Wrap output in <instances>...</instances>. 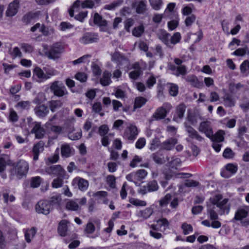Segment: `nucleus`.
I'll use <instances>...</instances> for the list:
<instances>
[{
  "label": "nucleus",
  "instance_id": "obj_1",
  "mask_svg": "<svg viewBox=\"0 0 249 249\" xmlns=\"http://www.w3.org/2000/svg\"><path fill=\"white\" fill-rule=\"evenodd\" d=\"M43 51L46 56L52 59H56L60 57L64 51V48L59 43H55L50 46L46 44L42 45Z\"/></svg>",
  "mask_w": 249,
  "mask_h": 249
},
{
  "label": "nucleus",
  "instance_id": "obj_2",
  "mask_svg": "<svg viewBox=\"0 0 249 249\" xmlns=\"http://www.w3.org/2000/svg\"><path fill=\"white\" fill-rule=\"evenodd\" d=\"M222 199V196L220 194L216 195L210 199L212 204L216 205L219 209L218 213L220 215L228 214L231 207L230 204L228 202V199L224 198L223 200Z\"/></svg>",
  "mask_w": 249,
  "mask_h": 249
},
{
  "label": "nucleus",
  "instance_id": "obj_3",
  "mask_svg": "<svg viewBox=\"0 0 249 249\" xmlns=\"http://www.w3.org/2000/svg\"><path fill=\"white\" fill-rule=\"evenodd\" d=\"M50 89L54 95L58 97L65 96L68 94L65 85L58 81L54 82L51 86Z\"/></svg>",
  "mask_w": 249,
  "mask_h": 249
},
{
  "label": "nucleus",
  "instance_id": "obj_4",
  "mask_svg": "<svg viewBox=\"0 0 249 249\" xmlns=\"http://www.w3.org/2000/svg\"><path fill=\"white\" fill-rule=\"evenodd\" d=\"M172 106L168 103H165L162 107H158L154 113L153 114L152 117L156 120H161L164 119L172 109Z\"/></svg>",
  "mask_w": 249,
  "mask_h": 249
},
{
  "label": "nucleus",
  "instance_id": "obj_5",
  "mask_svg": "<svg viewBox=\"0 0 249 249\" xmlns=\"http://www.w3.org/2000/svg\"><path fill=\"white\" fill-rule=\"evenodd\" d=\"M29 170V165L27 162L24 160H20L15 166V172L17 177L20 178L26 176Z\"/></svg>",
  "mask_w": 249,
  "mask_h": 249
},
{
  "label": "nucleus",
  "instance_id": "obj_6",
  "mask_svg": "<svg viewBox=\"0 0 249 249\" xmlns=\"http://www.w3.org/2000/svg\"><path fill=\"white\" fill-rule=\"evenodd\" d=\"M52 208L49 202L46 200L39 201L36 206V210L37 213L44 214H48Z\"/></svg>",
  "mask_w": 249,
  "mask_h": 249
},
{
  "label": "nucleus",
  "instance_id": "obj_7",
  "mask_svg": "<svg viewBox=\"0 0 249 249\" xmlns=\"http://www.w3.org/2000/svg\"><path fill=\"white\" fill-rule=\"evenodd\" d=\"M99 38L98 36L92 33H86L80 38V42L84 44L96 42Z\"/></svg>",
  "mask_w": 249,
  "mask_h": 249
},
{
  "label": "nucleus",
  "instance_id": "obj_8",
  "mask_svg": "<svg viewBox=\"0 0 249 249\" xmlns=\"http://www.w3.org/2000/svg\"><path fill=\"white\" fill-rule=\"evenodd\" d=\"M138 135V130L136 126L130 125L127 127L124 133V137L129 140H134Z\"/></svg>",
  "mask_w": 249,
  "mask_h": 249
},
{
  "label": "nucleus",
  "instance_id": "obj_9",
  "mask_svg": "<svg viewBox=\"0 0 249 249\" xmlns=\"http://www.w3.org/2000/svg\"><path fill=\"white\" fill-rule=\"evenodd\" d=\"M238 170V166L236 164L229 163L225 166V170L221 172V176L225 178L230 177L232 175L235 174Z\"/></svg>",
  "mask_w": 249,
  "mask_h": 249
},
{
  "label": "nucleus",
  "instance_id": "obj_10",
  "mask_svg": "<svg viewBox=\"0 0 249 249\" xmlns=\"http://www.w3.org/2000/svg\"><path fill=\"white\" fill-rule=\"evenodd\" d=\"M45 171L49 174L63 176L65 173V170L60 165H54L45 168Z\"/></svg>",
  "mask_w": 249,
  "mask_h": 249
},
{
  "label": "nucleus",
  "instance_id": "obj_11",
  "mask_svg": "<svg viewBox=\"0 0 249 249\" xmlns=\"http://www.w3.org/2000/svg\"><path fill=\"white\" fill-rule=\"evenodd\" d=\"M44 145L45 142L43 141H40L34 145L32 149L34 160L36 161L38 159L39 154L44 149Z\"/></svg>",
  "mask_w": 249,
  "mask_h": 249
},
{
  "label": "nucleus",
  "instance_id": "obj_12",
  "mask_svg": "<svg viewBox=\"0 0 249 249\" xmlns=\"http://www.w3.org/2000/svg\"><path fill=\"white\" fill-rule=\"evenodd\" d=\"M198 130L200 132L205 134L208 138L213 136V130L211 126V123L209 121H204L200 124Z\"/></svg>",
  "mask_w": 249,
  "mask_h": 249
},
{
  "label": "nucleus",
  "instance_id": "obj_13",
  "mask_svg": "<svg viewBox=\"0 0 249 249\" xmlns=\"http://www.w3.org/2000/svg\"><path fill=\"white\" fill-rule=\"evenodd\" d=\"M133 7L136 12L139 14H143L147 10L146 0H140L135 2L133 4Z\"/></svg>",
  "mask_w": 249,
  "mask_h": 249
},
{
  "label": "nucleus",
  "instance_id": "obj_14",
  "mask_svg": "<svg viewBox=\"0 0 249 249\" xmlns=\"http://www.w3.org/2000/svg\"><path fill=\"white\" fill-rule=\"evenodd\" d=\"M186 110V107L183 104H180L178 105L175 110L173 116V120L176 122H178L181 120L184 116Z\"/></svg>",
  "mask_w": 249,
  "mask_h": 249
},
{
  "label": "nucleus",
  "instance_id": "obj_15",
  "mask_svg": "<svg viewBox=\"0 0 249 249\" xmlns=\"http://www.w3.org/2000/svg\"><path fill=\"white\" fill-rule=\"evenodd\" d=\"M31 132L35 134L36 139H42L45 135V129L41 126L40 123L35 122Z\"/></svg>",
  "mask_w": 249,
  "mask_h": 249
},
{
  "label": "nucleus",
  "instance_id": "obj_16",
  "mask_svg": "<svg viewBox=\"0 0 249 249\" xmlns=\"http://www.w3.org/2000/svg\"><path fill=\"white\" fill-rule=\"evenodd\" d=\"M169 69L172 71V74L176 76H184L187 73L186 68L185 66H176L170 65Z\"/></svg>",
  "mask_w": 249,
  "mask_h": 249
},
{
  "label": "nucleus",
  "instance_id": "obj_17",
  "mask_svg": "<svg viewBox=\"0 0 249 249\" xmlns=\"http://www.w3.org/2000/svg\"><path fill=\"white\" fill-rule=\"evenodd\" d=\"M19 2L18 0H14L11 2L6 11V15L8 17L15 16L18 11Z\"/></svg>",
  "mask_w": 249,
  "mask_h": 249
},
{
  "label": "nucleus",
  "instance_id": "obj_18",
  "mask_svg": "<svg viewBox=\"0 0 249 249\" xmlns=\"http://www.w3.org/2000/svg\"><path fill=\"white\" fill-rule=\"evenodd\" d=\"M50 201L51 207H54L60 210H62L63 202L60 195H56L53 196L51 197Z\"/></svg>",
  "mask_w": 249,
  "mask_h": 249
},
{
  "label": "nucleus",
  "instance_id": "obj_19",
  "mask_svg": "<svg viewBox=\"0 0 249 249\" xmlns=\"http://www.w3.org/2000/svg\"><path fill=\"white\" fill-rule=\"evenodd\" d=\"M184 126L186 132L190 138L193 139H196L198 141H201L203 138L200 136L198 133L192 126L188 125L186 123H184Z\"/></svg>",
  "mask_w": 249,
  "mask_h": 249
},
{
  "label": "nucleus",
  "instance_id": "obj_20",
  "mask_svg": "<svg viewBox=\"0 0 249 249\" xmlns=\"http://www.w3.org/2000/svg\"><path fill=\"white\" fill-rule=\"evenodd\" d=\"M153 213V209L148 207L142 210H140L136 212V215L139 218H142V220H145L150 217Z\"/></svg>",
  "mask_w": 249,
  "mask_h": 249
},
{
  "label": "nucleus",
  "instance_id": "obj_21",
  "mask_svg": "<svg viewBox=\"0 0 249 249\" xmlns=\"http://www.w3.org/2000/svg\"><path fill=\"white\" fill-rule=\"evenodd\" d=\"M35 114L39 117H44L49 113L48 107L44 105L36 107L35 109Z\"/></svg>",
  "mask_w": 249,
  "mask_h": 249
},
{
  "label": "nucleus",
  "instance_id": "obj_22",
  "mask_svg": "<svg viewBox=\"0 0 249 249\" xmlns=\"http://www.w3.org/2000/svg\"><path fill=\"white\" fill-rule=\"evenodd\" d=\"M65 208L71 211H78L80 210V207L76 200L72 199L68 200L66 203Z\"/></svg>",
  "mask_w": 249,
  "mask_h": 249
},
{
  "label": "nucleus",
  "instance_id": "obj_23",
  "mask_svg": "<svg viewBox=\"0 0 249 249\" xmlns=\"http://www.w3.org/2000/svg\"><path fill=\"white\" fill-rule=\"evenodd\" d=\"M68 223L66 220H62L59 223L58 232L61 236H65L68 234Z\"/></svg>",
  "mask_w": 249,
  "mask_h": 249
},
{
  "label": "nucleus",
  "instance_id": "obj_24",
  "mask_svg": "<svg viewBox=\"0 0 249 249\" xmlns=\"http://www.w3.org/2000/svg\"><path fill=\"white\" fill-rule=\"evenodd\" d=\"M249 207H247L245 208H242L238 210L236 212L234 219L237 221H241L244 218H246L248 214V210Z\"/></svg>",
  "mask_w": 249,
  "mask_h": 249
},
{
  "label": "nucleus",
  "instance_id": "obj_25",
  "mask_svg": "<svg viewBox=\"0 0 249 249\" xmlns=\"http://www.w3.org/2000/svg\"><path fill=\"white\" fill-rule=\"evenodd\" d=\"M157 36L165 44L169 46L170 42L169 41L170 34L169 33L163 30H160L158 33Z\"/></svg>",
  "mask_w": 249,
  "mask_h": 249
},
{
  "label": "nucleus",
  "instance_id": "obj_26",
  "mask_svg": "<svg viewBox=\"0 0 249 249\" xmlns=\"http://www.w3.org/2000/svg\"><path fill=\"white\" fill-rule=\"evenodd\" d=\"M177 143V140L175 138H171L163 142L161 144V148L167 150H170Z\"/></svg>",
  "mask_w": 249,
  "mask_h": 249
},
{
  "label": "nucleus",
  "instance_id": "obj_27",
  "mask_svg": "<svg viewBox=\"0 0 249 249\" xmlns=\"http://www.w3.org/2000/svg\"><path fill=\"white\" fill-rule=\"evenodd\" d=\"M111 73L110 72L107 71H104L102 77L100 79L101 84L104 86L110 84L111 83Z\"/></svg>",
  "mask_w": 249,
  "mask_h": 249
},
{
  "label": "nucleus",
  "instance_id": "obj_28",
  "mask_svg": "<svg viewBox=\"0 0 249 249\" xmlns=\"http://www.w3.org/2000/svg\"><path fill=\"white\" fill-rule=\"evenodd\" d=\"M72 148L68 144H65L61 147V154L62 157L67 158L71 156Z\"/></svg>",
  "mask_w": 249,
  "mask_h": 249
},
{
  "label": "nucleus",
  "instance_id": "obj_29",
  "mask_svg": "<svg viewBox=\"0 0 249 249\" xmlns=\"http://www.w3.org/2000/svg\"><path fill=\"white\" fill-rule=\"evenodd\" d=\"M185 79L195 87L199 88L202 84V83L199 81L197 78L194 75H188L185 77Z\"/></svg>",
  "mask_w": 249,
  "mask_h": 249
},
{
  "label": "nucleus",
  "instance_id": "obj_30",
  "mask_svg": "<svg viewBox=\"0 0 249 249\" xmlns=\"http://www.w3.org/2000/svg\"><path fill=\"white\" fill-rule=\"evenodd\" d=\"M72 184L73 186H77V187H88L89 185V182L87 180L80 177L74 178Z\"/></svg>",
  "mask_w": 249,
  "mask_h": 249
},
{
  "label": "nucleus",
  "instance_id": "obj_31",
  "mask_svg": "<svg viewBox=\"0 0 249 249\" xmlns=\"http://www.w3.org/2000/svg\"><path fill=\"white\" fill-rule=\"evenodd\" d=\"M36 232V229L35 227H32L30 230H27L25 233V238L28 243L31 242Z\"/></svg>",
  "mask_w": 249,
  "mask_h": 249
},
{
  "label": "nucleus",
  "instance_id": "obj_32",
  "mask_svg": "<svg viewBox=\"0 0 249 249\" xmlns=\"http://www.w3.org/2000/svg\"><path fill=\"white\" fill-rule=\"evenodd\" d=\"M225 132L224 131L220 130L218 131L214 135L213 134V136L210 138L213 142H222L224 141V135Z\"/></svg>",
  "mask_w": 249,
  "mask_h": 249
},
{
  "label": "nucleus",
  "instance_id": "obj_33",
  "mask_svg": "<svg viewBox=\"0 0 249 249\" xmlns=\"http://www.w3.org/2000/svg\"><path fill=\"white\" fill-rule=\"evenodd\" d=\"M63 105L61 100H53L49 102V107L52 112H54L60 108Z\"/></svg>",
  "mask_w": 249,
  "mask_h": 249
},
{
  "label": "nucleus",
  "instance_id": "obj_34",
  "mask_svg": "<svg viewBox=\"0 0 249 249\" xmlns=\"http://www.w3.org/2000/svg\"><path fill=\"white\" fill-rule=\"evenodd\" d=\"M94 23L100 26H106L107 25V21L103 19L102 17L97 13L94 16Z\"/></svg>",
  "mask_w": 249,
  "mask_h": 249
},
{
  "label": "nucleus",
  "instance_id": "obj_35",
  "mask_svg": "<svg viewBox=\"0 0 249 249\" xmlns=\"http://www.w3.org/2000/svg\"><path fill=\"white\" fill-rule=\"evenodd\" d=\"M169 93L172 96H176L178 94V86L173 83H168L167 85Z\"/></svg>",
  "mask_w": 249,
  "mask_h": 249
},
{
  "label": "nucleus",
  "instance_id": "obj_36",
  "mask_svg": "<svg viewBox=\"0 0 249 249\" xmlns=\"http://www.w3.org/2000/svg\"><path fill=\"white\" fill-rule=\"evenodd\" d=\"M34 75L36 76L39 79H47L50 77L47 76L39 67H36L34 71Z\"/></svg>",
  "mask_w": 249,
  "mask_h": 249
},
{
  "label": "nucleus",
  "instance_id": "obj_37",
  "mask_svg": "<svg viewBox=\"0 0 249 249\" xmlns=\"http://www.w3.org/2000/svg\"><path fill=\"white\" fill-rule=\"evenodd\" d=\"M223 100L224 101L225 105L227 107H232L234 106L235 104L234 99L231 97V96L229 94L226 95L223 97Z\"/></svg>",
  "mask_w": 249,
  "mask_h": 249
},
{
  "label": "nucleus",
  "instance_id": "obj_38",
  "mask_svg": "<svg viewBox=\"0 0 249 249\" xmlns=\"http://www.w3.org/2000/svg\"><path fill=\"white\" fill-rule=\"evenodd\" d=\"M146 99L144 97H138L136 98L134 105V109L141 107L143 105H144L146 103Z\"/></svg>",
  "mask_w": 249,
  "mask_h": 249
},
{
  "label": "nucleus",
  "instance_id": "obj_39",
  "mask_svg": "<svg viewBox=\"0 0 249 249\" xmlns=\"http://www.w3.org/2000/svg\"><path fill=\"white\" fill-rule=\"evenodd\" d=\"M43 180V179L39 176L32 177L30 180L31 186L38 187L41 185Z\"/></svg>",
  "mask_w": 249,
  "mask_h": 249
},
{
  "label": "nucleus",
  "instance_id": "obj_40",
  "mask_svg": "<svg viewBox=\"0 0 249 249\" xmlns=\"http://www.w3.org/2000/svg\"><path fill=\"white\" fill-rule=\"evenodd\" d=\"M100 0H95V1H94L92 0H86L81 3V6L82 8H92L94 6L95 2L98 3L100 2Z\"/></svg>",
  "mask_w": 249,
  "mask_h": 249
},
{
  "label": "nucleus",
  "instance_id": "obj_41",
  "mask_svg": "<svg viewBox=\"0 0 249 249\" xmlns=\"http://www.w3.org/2000/svg\"><path fill=\"white\" fill-rule=\"evenodd\" d=\"M82 136V130L79 129L76 132H70L68 133V137L71 140H79Z\"/></svg>",
  "mask_w": 249,
  "mask_h": 249
},
{
  "label": "nucleus",
  "instance_id": "obj_42",
  "mask_svg": "<svg viewBox=\"0 0 249 249\" xmlns=\"http://www.w3.org/2000/svg\"><path fill=\"white\" fill-rule=\"evenodd\" d=\"M9 53L13 58L22 57V53L18 47H14L12 50H9Z\"/></svg>",
  "mask_w": 249,
  "mask_h": 249
},
{
  "label": "nucleus",
  "instance_id": "obj_43",
  "mask_svg": "<svg viewBox=\"0 0 249 249\" xmlns=\"http://www.w3.org/2000/svg\"><path fill=\"white\" fill-rule=\"evenodd\" d=\"M172 196L170 194H167L162 198L159 200L160 207H163L166 206L171 200Z\"/></svg>",
  "mask_w": 249,
  "mask_h": 249
},
{
  "label": "nucleus",
  "instance_id": "obj_44",
  "mask_svg": "<svg viewBox=\"0 0 249 249\" xmlns=\"http://www.w3.org/2000/svg\"><path fill=\"white\" fill-rule=\"evenodd\" d=\"M149 2L152 8L155 10H160L163 4L162 0H151Z\"/></svg>",
  "mask_w": 249,
  "mask_h": 249
},
{
  "label": "nucleus",
  "instance_id": "obj_45",
  "mask_svg": "<svg viewBox=\"0 0 249 249\" xmlns=\"http://www.w3.org/2000/svg\"><path fill=\"white\" fill-rule=\"evenodd\" d=\"M129 202L136 206L144 207L147 204L145 201L134 198H130L129 199Z\"/></svg>",
  "mask_w": 249,
  "mask_h": 249
},
{
  "label": "nucleus",
  "instance_id": "obj_46",
  "mask_svg": "<svg viewBox=\"0 0 249 249\" xmlns=\"http://www.w3.org/2000/svg\"><path fill=\"white\" fill-rule=\"evenodd\" d=\"M144 30L143 26L142 25H141L133 29L132 34L136 37H140L143 33Z\"/></svg>",
  "mask_w": 249,
  "mask_h": 249
},
{
  "label": "nucleus",
  "instance_id": "obj_47",
  "mask_svg": "<svg viewBox=\"0 0 249 249\" xmlns=\"http://www.w3.org/2000/svg\"><path fill=\"white\" fill-rule=\"evenodd\" d=\"M153 160L158 164H163L165 162V160L163 158L161 157V155L159 153H156L152 155Z\"/></svg>",
  "mask_w": 249,
  "mask_h": 249
},
{
  "label": "nucleus",
  "instance_id": "obj_48",
  "mask_svg": "<svg viewBox=\"0 0 249 249\" xmlns=\"http://www.w3.org/2000/svg\"><path fill=\"white\" fill-rule=\"evenodd\" d=\"M158 188H140L138 190V193L143 196L147 192H152L158 190Z\"/></svg>",
  "mask_w": 249,
  "mask_h": 249
},
{
  "label": "nucleus",
  "instance_id": "obj_49",
  "mask_svg": "<svg viewBox=\"0 0 249 249\" xmlns=\"http://www.w3.org/2000/svg\"><path fill=\"white\" fill-rule=\"evenodd\" d=\"M39 31L41 32L44 36H48L53 33V29L52 28L49 29L45 27L44 24H42L40 28Z\"/></svg>",
  "mask_w": 249,
  "mask_h": 249
},
{
  "label": "nucleus",
  "instance_id": "obj_50",
  "mask_svg": "<svg viewBox=\"0 0 249 249\" xmlns=\"http://www.w3.org/2000/svg\"><path fill=\"white\" fill-rule=\"evenodd\" d=\"M181 228L185 235L188 234L190 232L193 231V227L192 225L186 223H184L182 224Z\"/></svg>",
  "mask_w": 249,
  "mask_h": 249
},
{
  "label": "nucleus",
  "instance_id": "obj_51",
  "mask_svg": "<svg viewBox=\"0 0 249 249\" xmlns=\"http://www.w3.org/2000/svg\"><path fill=\"white\" fill-rule=\"evenodd\" d=\"M46 100L45 95L42 92H39L37 94L36 97L34 99L33 102L35 104H39L43 102Z\"/></svg>",
  "mask_w": 249,
  "mask_h": 249
},
{
  "label": "nucleus",
  "instance_id": "obj_52",
  "mask_svg": "<svg viewBox=\"0 0 249 249\" xmlns=\"http://www.w3.org/2000/svg\"><path fill=\"white\" fill-rule=\"evenodd\" d=\"M91 55L89 54H86L83 55V56L79 58L77 60H74L72 61V63L74 65H76L78 64H80L81 63H85L87 62L88 58H90Z\"/></svg>",
  "mask_w": 249,
  "mask_h": 249
},
{
  "label": "nucleus",
  "instance_id": "obj_53",
  "mask_svg": "<svg viewBox=\"0 0 249 249\" xmlns=\"http://www.w3.org/2000/svg\"><path fill=\"white\" fill-rule=\"evenodd\" d=\"M108 127L106 124L100 126L98 129V133L101 136H106L108 132Z\"/></svg>",
  "mask_w": 249,
  "mask_h": 249
},
{
  "label": "nucleus",
  "instance_id": "obj_54",
  "mask_svg": "<svg viewBox=\"0 0 249 249\" xmlns=\"http://www.w3.org/2000/svg\"><path fill=\"white\" fill-rule=\"evenodd\" d=\"M36 17L35 13H29L25 15L23 18V21L26 23H28L33 20Z\"/></svg>",
  "mask_w": 249,
  "mask_h": 249
},
{
  "label": "nucleus",
  "instance_id": "obj_55",
  "mask_svg": "<svg viewBox=\"0 0 249 249\" xmlns=\"http://www.w3.org/2000/svg\"><path fill=\"white\" fill-rule=\"evenodd\" d=\"M213 209H210L208 210V213L209 215V217L212 220H217L218 218V213Z\"/></svg>",
  "mask_w": 249,
  "mask_h": 249
},
{
  "label": "nucleus",
  "instance_id": "obj_56",
  "mask_svg": "<svg viewBox=\"0 0 249 249\" xmlns=\"http://www.w3.org/2000/svg\"><path fill=\"white\" fill-rule=\"evenodd\" d=\"M186 187H196L200 185L199 182L193 179H186L184 182Z\"/></svg>",
  "mask_w": 249,
  "mask_h": 249
},
{
  "label": "nucleus",
  "instance_id": "obj_57",
  "mask_svg": "<svg viewBox=\"0 0 249 249\" xmlns=\"http://www.w3.org/2000/svg\"><path fill=\"white\" fill-rule=\"evenodd\" d=\"M181 39V36L179 33L176 32L175 33L171 38V43L173 44H176L179 42Z\"/></svg>",
  "mask_w": 249,
  "mask_h": 249
},
{
  "label": "nucleus",
  "instance_id": "obj_58",
  "mask_svg": "<svg viewBox=\"0 0 249 249\" xmlns=\"http://www.w3.org/2000/svg\"><path fill=\"white\" fill-rule=\"evenodd\" d=\"M242 87V85L240 83H231L229 85V89L231 93L236 92L240 88Z\"/></svg>",
  "mask_w": 249,
  "mask_h": 249
},
{
  "label": "nucleus",
  "instance_id": "obj_59",
  "mask_svg": "<svg viewBox=\"0 0 249 249\" xmlns=\"http://www.w3.org/2000/svg\"><path fill=\"white\" fill-rule=\"evenodd\" d=\"M80 4H81V2L80 0H78L75 1L74 2L71 8L69 10V14L71 17H73V12L75 10V9L78 8L80 6Z\"/></svg>",
  "mask_w": 249,
  "mask_h": 249
},
{
  "label": "nucleus",
  "instance_id": "obj_60",
  "mask_svg": "<svg viewBox=\"0 0 249 249\" xmlns=\"http://www.w3.org/2000/svg\"><path fill=\"white\" fill-rule=\"evenodd\" d=\"M146 141L143 138H140L136 142L135 146L138 149L142 148L145 145Z\"/></svg>",
  "mask_w": 249,
  "mask_h": 249
},
{
  "label": "nucleus",
  "instance_id": "obj_61",
  "mask_svg": "<svg viewBox=\"0 0 249 249\" xmlns=\"http://www.w3.org/2000/svg\"><path fill=\"white\" fill-rule=\"evenodd\" d=\"M9 119L12 122H16L18 120V116L15 111L11 109L9 114Z\"/></svg>",
  "mask_w": 249,
  "mask_h": 249
},
{
  "label": "nucleus",
  "instance_id": "obj_62",
  "mask_svg": "<svg viewBox=\"0 0 249 249\" xmlns=\"http://www.w3.org/2000/svg\"><path fill=\"white\" fill-rule=\"evenodd\" d=\"M75 78L81 82H84L87 80V76L84 72H78L75 76Z\"/></svg>",
  "mask_w": 249,
  "mask_h": 249
},
{
  "label": "nucleus",
  "instance_id": "obj_63",
  "mask_svg": "<svg viewBox=\"0 0 249 249\" xmlns=\"http://www.w3.org/2000/svg\"><path fill=\"white\" fill-rule=\"evenodd\" d=\"M21 48L25 53H31L33 51V47L30 44L27 43H22L21 45Z\"/></svg>",
  "mask_w": 249,
  "mask_h": 249
},
{
  "label": "nucleus",
  "instance_id": "obj_64",
  "mask_svg": "<svg viewBox=\"0 0 249 249\" xmlns=\"http://www.w3.org/2000/svg\"><path fill=\"white\" fill-rule=\"evenodd\" d=\"M95 231V226L93 223L91 222H89L87 223L86 228L85 229V231L86 233L89 234H91L93 233Z\"/></svg>",
  "mask_w": 249,
  "mask_h": 249
}]
</instances>
